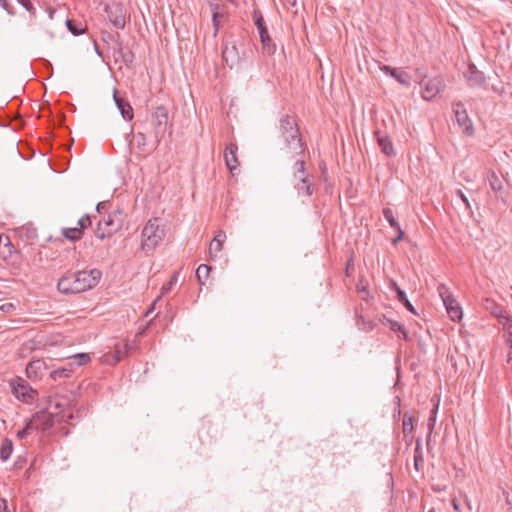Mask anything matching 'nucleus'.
Segmentation results:
<instances>
[{
	"instance_id": "f257e3e1",
	"label": "nucleus",
	"mask_w": 512,
	"mask_h": 512,
	"mask_svg": "<svg viewBox=\"0 0 512 512\" xmlns=\"http://www.w3.org/2000/svg\"><path fill=\"white\" fill-rule=\"evenodd\" d=\"M101 275L98 269L68 272L59 279L57 288L62 294H78L95 287Z\"/></svg>"
},
{
	"instance_id": "f03ea898",
	"label": "nucleus",
	"mask_w": 512,
	"mask_h": 512,
	"mask_svg": "<svg viewBox=\"0 0 512 512\" xmlns=\"http://www.w3.org/2000/svg\"><path fill=\"white\" fill-rule=\"evenodd\" d=\"M280 131L288 151L294 156L303 157V144L294 118L289 115L283 116L280 120Z\"/></svg>"
},
{
	"instance_id": "7ed1b4c3",
	"label": "nucleus",
	"mask_w": 512,
	"mask_h": 512,
	"mask_svg": "<svg viewBox=\"0 0 512 512\" xmlns=\"http://www.w3.org/2000/svg\"><path fill=\"white\" fill-rule=\"evenodd\" d=\"M165 237L164 227L159 218L150 219L142 230V249L150 251L159 245Z\"/></svg>"
},
{
	"instance_id": "20e7f679",
	"label": "nucleus",
	"mask_w": 512,
	"mask_h": 512,
	"mask_svg": "<svg viewBox=\"0 0 512 512\" xmlns=\"http://www.w3.org/2000/svg\"><path fill=\"white\" fill-rule=\"evenodd\" d=\"M123 222L124 213L121 210H115L98 221L94 234L98 239L103 240L120 230Z\"/></svg>"
},
{
	"instance_id": "39448f33",
	"label": "nucleus",
	"mask_w": 512,
	"mask_h": 512,
	"mask_svg": "<svg viewBox=\"0 0 512 512\" xmlns=\"http://www.w3.org/2000/svg\"><path fill=\"white\" fill-rule=\"evenodd\" d=\"M293 183L299 195L311 196L314 191V185L305 171V161L303 157L295 160Z\"/></svg>"
},
{
	"instance_id": "423d86ee",
	"label": "nucleus",
	"mask_w": 512,
	"mask_h": 512,
	"mask_svg": "<svg viewBox=\"0 0 512 512\" xmlns=\"http://www.w3.org/2000/svg\"><path fill=\"white\" fill-rule=\"evenodd\" d=\"M437 291L443 301L450 319L452 321H460L463 315L462 309L458 301L450 293L449 288L445 284H440L437 287Z\"/></svg>"
},
{
	"instance_id": "0eeeda50",
	"label": "nucleus",
	"mask_w": 512,
	"mask_h": 512,
	"mask_svg": "<svg viewBox=\"0 0 512 512\" xmlns=\"http://www.w3.org/2000/svg\"><path fill=\"white\" fill-rule=\"evenodd\" d=\"M9 387L12 394L22 402L32 403L37 396V391L31 388V386L23 378L17 377L9 381Z\"/></svg>"
},
{
	"instance_id": "6e6552de",
	"label": "nucleus",
	"mask_w": 512,
	"mask_h": 512,
	"mask_svg": "<svg viewBox=\"0 0 512 512\" xmlns=\"http://www.w3.org/2000/svg\"><path fill=\"white\" fill-rule=\"evenodd\" d=\"M0 257L11 265H17L20 262L18 251L13 246L10 237L0 234Z\"/></svg>"
},
{
	"instance_id": "1a4fd4ad",
	"label": "nucleus",
	"mask_w": 512,
	"mask_h": 512,
	"mask_svg": "<svg viewBox=\"0 0 512 512\" xmlns=\"http://www.w3.org/2000/svg\"><path fill=\"white\" fill-rule=\"evenodd\" d=\"M453 112L455 115L456 122L463 131V133H465L466 135H472L473 124L468 116V113L464 105L461 102L453 104Z\"/></svg>"
},
{
	"instance_id": "9d476101",
	"label": "nucleus",
	"mask_w": 512,
	"mask_h": 512,
	"mask_svg": "<svg viewBox=\"0 0 512 512\" xmlns=\"http://www.w3.org/2000/svg\"><path fill=\"white\" fill-rule=\"evenodd\" d=\"M152 124L156 138L162 137L166 132L168 125V111L164 106L155 108L152 114Z\"/></svg>"
},
{
	"instance_id": "9b49d317",
	"label": "nucleus",
	"mask_w": 512,
	"mask_h": 512,
	"mask_svg": "<svg viewBox=\"0 0 512 512\" xmlns=\"http://www.w3.org/2000/svg\"><path fill=\"white\" fill-rule=\"evenodd\" d=\"M92 224L89 215H84L78 220V226L72 228H63L61 234L68 240L77 241L82 238L83 231Z\"/></svg>"
},
{
	"instance_id": "f8f14e48",
	"label": "nucleus",
	"mask_w": 512,
	"mask_h": 512,
	"mask_svg": "<svg viewBox=\"0 0 512 512\" xmlns=\"http://www.w3.org/2000/svg\"><path fill=\"white\" fill-rule=\"evenodd\" d=\"M380 70L383 73H385L386 75L393 77L401 85L406 86V87L410 86L411 77L404 70L399 69V68H392L388 65L380 66Z\"/></svg>"
},
{
	"instance_id": "ddd939ff",
	"label": "nucleus",
	"mask_w": 512,
	"mask_h": 512,
	"mask_svg": "<svg viewBox=\"0 0 512 512\" xmlns=\"http://www.w3.org/2000/svg\"><path fill=\"white\" fill-rule=\"evenodd\" d=\"M443 81L440 77L429 79L424 86L422 97L425 100L433 99L442 89Z\"/></svg>"
},
{
	"instance_id": "4468645a",
	"label": "nucleus",
	"mask_w": 512,
	"mask_h": 512,
	"mask_svg": "<svg viewBox=\"0 0 512 512\" xmlns=\"http://www.w3.org/2000/svg\"><path fill=\"white\" fill-rule=\"evenodd\" d=\"M464 77L471 87H482L485 84V76L475 65H469Z\"/></svg>"
},
{
	"instance_id": "2eb2a0df",
	"label": "nucleus",
	"mask_w": 512,
	"mask_h": 512,
	"mask_svg": "<svg viewBox=\"0 0 512 512\" xmlns=\"http://www.w3.org/2000/svg\"><path fill=\"white\" fill-rule=\"evenodd\" d=\"M237 150L238 147L236 143H229L225 147L224 151V160L227 168L234 175V171L238 167V158H237Z\"/></svg>"
},
{
	"instance_id": "dca6fc26",
	"label": "nucleus",
	"mask_w": 512,
	"mask_h": 512,
	"mask_svg": "<svg viewBox=\"0 0 512 512\" xmlns=\"http://www.w3.org/2000/svg\"><path fill=\"white\" fill-rule=\"evenodd\" d=\"M109 21L118 29L125 27V15L119 5L109 6L106 9Z\"/></svg>"
},
{
	"instance_id": "f3484780",
	"label": "nucleus",
	"mask_w": 512,
	"mask_h": 512,
	"mask_svg": "<svg viewBox=\"0 0 512 512\" xmlns=\"http://www.w3.org/2000/svg\"><path fill=\"white\" fill-rule=\"evenodd\" d=\"M46 370H47V365H46L45 361L42 359H35V360L30 361L27 364L26 374H27L28 378L36 379V378H41L44 374V371H46Z\"/></svg>"
},
{
	"instance_id": "a211bd4d",
	"label": "nucleus",
	"mask_w": 512,
	"mask_h": 512,
	"mask_svg": "<svg viewBox=\"0 0 512 512\" xmlns=\"http://www.w3.org/2000/svg\"><path fill=\"white\" fill-rule=\"evenodd\" d=\"M113 99L115 101V104L120 111L122 117L125 120H132L134 117L132 106L129 102H127L124 98L120 97L118 95V91L114 90Z\"/></svg>"
},
{
	"instance_id": "6ab92c4d",
	"label": "nucleus",
	"mask_w": 512,
	"mask_h": 512,
	"mask_svg": "<svg viewBox=\"0 0 512 512\" xmlns=\"http://www.w3.org/2000/svg\"><path fill=\"white\" fill-rule=\"evenodd\" d=\"M259 32L260 41L262 43V51L268 55H271L275 52L276 46L273 40L271 39L267 27L261 29Z\"/></svg>"
},
{
	"instance_id": "aec40b11",
	"label": "nucleus",
	"mask_w": 512,
	"mask_h": 512,
	"mask_svg": "<svg viewBox=\"0 0 512 512\" xmlns=\"http://www.w3.org/2000/svg\"><path fill=\"white\" fill-rule=\"evenodd\" d=\"M375 135L377 138L378 145L381 148V151L387 156L394 155L393 144H392L391 140L389 139V137L387 135L381 133L380 131H376Z\"/></svg>"
},
{
	"instance_id": "412c9836",
	"label": "nucleus",
	"mask_w": 512,
	"mask_h": 512,
	"mask_svg": "<svg viewBox=\"0 0 512 512\" xmlns=\"http://www.w3.org/2000/svg\"><path fill=\"white\" fill-rule=\"evenodd\" d=\"M484 308L489 311L493 316L498 318V322L500 321V318H504V316L508 315L502 306L497 304L494 300L491 299H485L484 301Z\"/></svg>"
},
{
	"instance_id": "4be33fe9",
	"label": "nucleus",
	"mask_w": 512,
	"mask_h": 512,
	"mask_svg": "<svg viewBox=\"0 0 512 512\" xmlns=\"http://www.w3.org/2000/svg\"><path fill=\"white\" fill-rule=\"evenodd\" d=\"M41 415H34L33 418L27 422L26 426L17 432V437L19 439H24L27 437V435L30 434L31 430L36 429V426L39 424V419L41 418Z\"/></svg>"
},
{
	"instance_id": "5701e85b",
	"label": "nucleus",
	"mask_w": 512,
	"mask_h": 512,
	"mask_svg": "<svg viewBox=\"0 0 512 512\" xmlns=\"http://www.w3.org/2000/svg\"><path fill=\"white\" fill-rule=\"evenodd\" d=\"M499 324L502 325L504 332L506 333V344L512 345V317L510 315L500 318Z\"/></svg>"
},
{
	"instance_id": "b1692460",
	"label": "nucleus",
	"mask_w": 512,
	"mask_h": 512,
	"mask_svg": "<svg viewBox=\"0 0 512 512\" xmlns=\"http://www.w3.org/2000/svg\"><path fill=\"white\" fill-rule=\"evenodd\" d=\"M130 350V345L125 343H118L115 345V351H114V358L115 362H120L122 359H124Z\"/></svg>"
},
{
	"instance_id": "393cba45",
	"label": "nucleus",
	"mask_w": 512,
	"mask_h": 512,
	"mask_svg": "<svg viewBox=\"0 0 512 512\" xmlns=\"http://www.w3.org/2000/svg\"><path fill=\"white\" fill-rule=\"evenodd\" d=\"M35 415H41V416L43 415V417H41L39 419V424L36 426V429H41L43 431H46V430H49L51 427H53L54 421L50 414H48L46 412H40V413H36Z\"/></svg>"
},
{
	"instance_id": "a878e982",
	"label": "nucleus",
	"mask_w": 512,
	"mask_h": 512,
	"mask_svg": "<svg viewBox=\"0 0 512 512\" xmlns=\"http://www.w3.org/2000/svg\"><path fill=\"white\" fill-rule=\"evenodd\" d=\"M13 451V443L10 439L5 438L2 441L1 447H0V459L2 461H6L9 459Z\"/></svg>"
},
{
	"instance_id": "bb28decb",
	"label": "nucleus",
	"mask_w": 512,
	"mask_h": 512,
	"mask_svg": "<svg viewBox=\"0 0 512 512\" xmlns=\"http://www.w3.org/2000/svg\"><path fill=\"white\" fill-rule=\"evenodd\" d=\"M487 179H488L490 188L494 192H499L503 189L502 180L494 171H490L488 173Z\"/></svg>"
},
{
	"instance_id": "cd10ccee",
	"label": "nucleus",
	"mask_w": 512,
	"mask_h": 512,
	"mask_svg": "<svg viewBox=\"0 0 512 512\" xmlns=\"http://www.w3.org/2000/svg\"><path fill=\"white\" fill-rule=\"evenodd\" d=\"M72 373H73V369L72 368L61 367V368H57V369L51 371L50 372V377L53 380L57 381V380H60V379L69 378Z\"/></svg>"
},
{
	"instance_id": "c85d7f7f",
	"label": "nucleus",
	"mask_w": 512,
	"mask_h": 512,
	"mask_svg": "<svg viewBox=\"0 0 512 512\" xmlns=\"http://www.w3.org/2000/svg\"><path fill=\"white\" fill-rule=\"evenodd\" d=\"M393 286H394L395 291L397 293L398 300L406 307L407 310H409L413 314H417L415 309H414V307H413V305L408 300L405 292L403 290H401L398 286H396L395 283H393Z\"/></svg>"
},
{
	"instance_id": "c756f323",
	"label": "nucleus",
	"mask_w": 512,
	"mask_h": 512,
	"mask_svg": "<svg viewBox=\"0 0 512 512\" xmlns=\"http://www.w3.org/2000/svg\"><path fill=\"white\" fill-rule=\"evenodd\" d=\"M211 271V267L206 264H201L198 266L196 270V277L198 282L203 285L207 280L209 273Z\"/></svg>"
},
{
	"instance_id": "7c9ffc66",
	"label": "nucleus",
	"mask_w": 512,
	"mask_h": 512,
	"mask_svg": "<svg viewBox=\"0 0 512 512\" xmlns=\"http://www.w3.org/2000/svg\"><path fill=\"white\" fill-rule=\"evenodd\" d=\"M68 30L75 36L81 35L85 31V26L82 23H77L74 20H66Z\"/></svg>"
},
{
	"instance_id": "2f4dec72",
	"label": "nucleus",
	"mask_w": 512,
	"mask_h": 512,
	"mask_svg": "<svg viewBox=\"0 0 512 512\" xmlns=\"http://www.w3.org/2000/svg\"><path fill=\"white\" fill-rule=\"evenodd\" d=\"M235 53H236L235 46H232L231 48L226 46L222 52L223 60L226 62L227 65H230L231 67L234 65Z\"/></svg>"
},
{
	"instance_id": "473e14b6",
	"label": "nucleus",
	"mask_w": 512,
	"mask_h": 512,
	"mask_svg": "<svg viewBox=\"0 0 512 512\" xmlns=\"http://www.w3.org/2000/svg\"><path fill=\"white\" fill-rule=\"evenodd\" d=\"M69 359L72 360L70 365L75 364L77 366L85 365L91 360L90 355L87 353H79L70 357Z\"/></svg>"
},
{
	"instance_id": "72a5a7b5",
	"label": "nucleus",
	"mask_w": 512,
	"mask_h": 512,
	"mask_svg": "<svg viewBox=\"0 0 512 512\" xmlns=\"http://www.w3.org/2000/svg\"><path fill=\"white\" fill-rule=\"evenodd\" d=\"M223 243L219 242V239H213L209 245L210 258H215L217 254L222 250Z\"/></svg>"
},
{
	"instance_id": "f704fd0d",
	"label": "nucleus",
	"mask_w": 512,
	"mask_h": 512,
	"mask_svg": "<svg viewBox=\"0 0 512 512\" xmlns=\"http://www.w3.org/2000/svg\"><path fill=\"white\" fill-rule=\"evenodd\" d=\"M383 216L388 221L390 226L394 229H399L400 225L394 218L393 211L390 208H384L383 209Z\"/></svg>"
},
{
	"instance_id": "c9c22d12",
	"label": "nucleus",
	"mask_w": 512,
	"mask_h": 512,
	"mask_svg": "<svg viewBox=\"0 0 512 512\" xmlns=\"http://www.w3.org/2000/svg\"><path fill=\"white\" fill-rule=\"evenodd\" d=\"M178 276H179V272H174L173 275L170 277L169 281L162 286V288H161L162 295L168 293L172 289V287L178 281Z\"/></svg>"
},
{
	"instance_id": "e433bc0d",
	"label": "nucleus",
	"mask_w": 512,
	"mask_h": 512,
	"mask_svg": "<svg viewBox=\"0 0 512 512\" xmlns=\"http://www.w3.org/2000/svg\"><path fill=\"white\" fill-rule=\"evenodd\" d=\"M403 433L409 434L413 431V418L407 414L403 416Z\"/></svg>"
},
{
	"instance_id": "4c0bfd02",
	"label": "nucleus",
	"mask_w": 512,
	"mask_h": 512,
	"mask_svg": "<svg viewBox=\"0 0 512 512\" xmlns=\"http://www.w3.org/2000/svg\"><path fill=\"white\" fill-rule=\"evenodd\" d=\"M253 19H254V22H255V25H256L258 31H260L261 29L266 28V25L264 23L263 15H262V13L259 10H254V12H253Z\"/></svg>"
},
{
	"instance_id": "58836bf2",
	"label": "nucleus",
	"mask_w": 512,
	"mask_h": 512,
	"mask_svg": "<svg viewBox=\"0 0 512 512\" xmlns=\"http://www.w3.org/2000/svg\"><path fill=\"white\" fill-rule=\"evenodd\" d=\"M391 330L396 332H401L403 337L407 339V333L403 325H401L399 322H391Z\"/></svg>"
},
{
	"instance_id": "ea45409f",
	"label": "nucleus",
	"mask_w": 512,
	"mask_h": 512,
	"mask_svg": "<svg viewBox=\"0 0 512 512\" xmlns=\"http://www.w3.org/2000/svg\"><path fill=\"white\" fill-rule=\"evenodd\" d=\"M218 9V6L215 7V10L213 11V14H212V22H213V26L215 27V31L217 32L218 30V27H219V18L220 17H223V15L217 11Z\"/></svg>"
},
{
	"instance_id": "a19ab883",
	"label": "nucleus",
	"mask_w": 512,
	"mask_h": 512,
	"mask_svg": "<svg viewBox=\"0 0 512 512\" xmlns=\"http://www.w3.org/2000/svg\"><path fill=\"white\" fill-rule=\"evenodd\" d=\"M15 310V305L13 303H4L0 305V311L4 313H10Z\"/></svg>"
},
{
	"instance_id": "79ce46f5",
	"label": "nucleus",
	"mask_w": 512,
	"mask_h": 512,
	"mask_svg": "<svg viewBox=\"0 0 512 512\" xmlns=\"http://www.w3.org/2000/svg\"><path fill=\"white\" fill-rule=\"evenodd\" d=\"M136 141L138 146H145L146 145V136L144 133L139 132L136 136Z\"/></svg>"
},
{
	"instance_id": "37998d69",
	"label": "nucleus",
	"mask_w": 512,
	"mask_h": 512,
	"mask_svg": "<svg viewBox=\"0 0 512 512\" xmlns=\"http://www.w3.org/2000/svg\"><path fill=\"white\" fill-rule=\"evenodd\" d=\"M490 89L494 91L495 93L502 95L505 92V88L503 85H494L492 84Z\"/></svg>"
},
{
	"instance_id": "c03bdc74",
	"label": "nucleus",
	"mask_w": 512,
	"mask_h": 512,
	"mask_svg": "<svg viewBox=\"0 0 512 512\" xmlns=\"http://www.w3.org/2000/svg\"><path fill=\"white\" fill-rule=\"evenodd\" d=\"M0 6L5 9L9 14H13L12 8L8 0H0Z\"/></svg>"
},
{
	"instance_id": "a18cd8bd",
	"label": "nucleus",
	"mask_w": 512,
	"mask_h": 512,
	"mask_svg": "<svg viewBox=\"0 0 512 512\" xmlns=\"http://www.w3.org/2000/svg\"><path fill=\"white\" fill-rule=\"evenodd\" d=\"M456 194L463 201V203L466 205V207L470 208V203L468 201V198L465 196V194L461 190H457Z\"/></svg>"
},
{
	"instance_id": "49530a36",
	"label": "nucleus",
	"mask_w": 512,
	"mask_h": 512,
	"mask_svg": "<svg viewBox=\"0 0 512 512\" xmlns=\"http://www.w3.org/2000/svg\"><path fill=\"white\" fill-rule=\"evenodd\" d=\"M73 418V414L69 410L62 411V419L65 421H70Z\"/></svg>"
},
{
	"instance_id": "de8ad7c7",
	"label": "nucleus",
	"mask_w": 512,
	"mask_h": 512,
	"mask_svg": "<svg viewBox=\"0 0 512 512\" xmlns=\"http://www.w3.org/2000/svg\"><path fill=\"white\" fill-rule=\"evenodd\" d=\"M213 239H219V242L224 243L226 239V234L224 231H218Z\"/></svg>"
},
{
	"instance_id": "09e8293b",
	"label": "nucleus",
	"mask_w": 512,
	"mask_h": 512,
	"mask_svg": "<svg viewBox=\"0 0 512 512\" xmlns=\"http://www.w3.org/2000/svg\"><path fill=\"white\" fill-rule=\"evenodd\" d=\"M108 206V202L102 201L97 204V211L101 213L102 211L106 210Z\"/></svg>"
},
{
	"instance_id": "8fccbe9b",
	"label": "nucleus",
	"mask_w": 512,
	"mask_h": 512,
	"mask_svg": "<svg viewBox=\"0 0 512 512\" xmlns=\"http://www.w3.org/2000/svg\"><path fill=\"white\" fill-rule=\"evenodd\" d=\"M20 2L28 11H31L33 9V5L30 2V0H20Z\"/></svg>"
},
{
	"instance_id": "3c124183",
	"label": "nucleus",
	"mask_w": 512,
	"mask_h": 512,
	"mask_svg": "<svg viewBox=\"0 0 512 512\" xmlns=\"http://www.w3.org/2000/svg\"><path fill=\"white\" fill-rule=\"evenodd\" d=\"M396 230L398 232V235H397L396 238L393 239V244H397L398 241H400L403 238V236H404V233H403V231L401 230L400 227H399V229H396Z\"/></svg>"
},
{
	"instance_id": "603ef678",
	"label": "nucleus",
	"mask_w": 512,
	"mask_h": 512,
	"mask_svg": "<svg viewBox=\"0 0 512 512\" xmlns=\"http://www.w3.org/2000/svg\"><path fill=\"white\" fill-rule=\"evenodd\" d=\"M508 347V353H507V362L512 363V345L506 344Z\"/></svg>"
},
{
	"instance_id": "864d4df0",
	"label": "nucleus",
	"mask_w": 512,
	"mask_h": 512,
	"mask_svg": "<svg viewBox=\"0 0 512 512\" xmlns=\"http://www.w3.org/2000/svg\"><path fill=\"white\" fill-rule=\"evenodd\" d=\"M452 506L454 508L455 511L457 512H460L461 511V508H460V504L457 502L456 499H453L452 500Z\"/></svg>"
},
{
	"instance_id": "5fc2aeb1",
	"label": "nucleus",
	"mask_w": 512,
	"mask_h": 512,
	"mask_svg": "<svg viewBox=\"0 0 512 512\" xmlns=\"http://www.w3.org/2000/svg\"><path fill=\"white\" fill-rule=\"evenodd\" d=\"M429 421H430V423H429L430 429H432L434 426L435 417H430Z\"/></svg>"
},
{
	"instance_id": "6e6d98bb",
	"label": "nucleus",
	"mask_w": 512,
	"mask_h": 512,
	"mask_svg": "<svg viewBox=\"0 0 512 512\" xmlns=\"http://www.w3.org/2000/svg\"><path fill=\"white\" fill-rule=\"evenodd\" d=\"M155 302L152 304L151 308L146 312V316H148L154 309Z\"/></svg>"
},
{
	"instance_id": "4d7b16f0",
	"label": "nucleus",
	"mask_w": 512,
	"mask_h": 512,
	"mask_svg": "<svg viewBox=\"0 0 512 512\" xmlns=\"http://www.w3.org/2000/svg\"><path fill=\"white\" fill-rule=\"evenodd\" d=\"M466 504H467L468 508L471 510V504L467 499H466Z\"/></svg>"
},
{
	"instance_id": "13d9d810",
	"label": "nucleus",
	"mask_w": 512,
	"mask_h": 512,
	"mask_svg": "<svg viewBox=\"0 0 512 512\" xmlns=\"http://www.w3.org/2000/svg\"><path fill=\"white\" fill-rule=\"evenodd\" d=\"M428 512H435V510H434V509H431V510H429Z\"/></svg>"
}]
</instances>
